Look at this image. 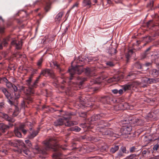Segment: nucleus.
Instances as JSON below:
<instances>
[{"label":"nucleus","mask_w":159,"mask_h":159,"mask_svg":"<svg viewBox=\"0 0 159 159\" xmlns=\"http://www.w3.org/2000/svg\"><path fill=\"white\" fill-rule=\"evenodd\" d=\"M53 143L54 142L52 140V139H50L48 140H45L43 142L44 147H41L39 148L37 146H36L35 149L39 153L45 155L47 154V150L52 148L54 151L56 152L53 154V157L56 158L61 155V153L60 152L61 149L63 150L68 149L66 148H64L61 146L59 145H56L52 147V145Z\"/></svg>","instance_id":"f257e3e1"},{"label":"nucleus","mask_w":159,"mask_h":159,"mask_svg":"<svg viewBox=\"0 0 159 159\" xmlns=\"http://www.w3.org/2000/svg\"><path fill=\"white\" fill-rule=\"evenodd\" d=\"M121 129H117L118 131H120V132H118V133L117 134V135L118 136H121L124 135L130 134L132 129V125H130L129 124H126Z\"/></svg>","instance_id":"f03ea898"},{"label":"nucleus","mask_w":159,"mask_h":159,"mask_svg":"<svg viewBox=\"0 0 159 159\" xmlns=\"http://www.w3.org/2000/svg\"><path fill=\"white\" fill-rule=\"evenodd\" d=\"M142 120L137 117L130 118L128 120H125L123 121V124H129L130 125H141Z\"/></svg>","instance_id":"7ed1b4c3"},{"label":"nucleus","mask_w":159,"mask_h":159,"mask_svg":"<svg viewBox=\"0 0 159 159\" xmlns=\"http://www.w3.org/2000/svg\"><path fill=\"white\" fill-rule=\"evenodd\" d=\"M26 84L28 86L29 88L27 89L28 93L30 94L34 93V91L33 89L37 87V84L35 82L32 81V78L30 77L28 80H26Z\"/></svg>","instance_id":"20e7f679"},{"label":"nucleus","mask_w":159,"mask_h":159,"mask_svg":"<svg viewBox=\"0 0 159 159\" xmlns=\"http://www.w3.org/2000/svg\"><path fill=\"white\" fill-rule=\"evenodd\" d=\"M79 66H76L75 67H72L69 70H68L71 76L69 79V80H71L72 79V76L74 74H80L81 73L82 70L80 68H79Z\"/></svg>","instance_id":"39448f33"},{"label":"nucleus","mask_w":159,"mask_h":159,"mask_svg":"<svg viewBox=\"0 0 159 159\" xmlns=\"http://www.w3.org/2000/svg\"><path fill=\"white\" fill-rule=\"evenodd\" d=\"M124 91L128 90H136V87L134 83L125 84L122 86Z\"/></svg>","instance_id":"423d86ee"},{"label":"nucleus","mask_w":159,"mask_h":159,"mask_svg":"<svg viewBox=\"0 0 159 159\" xmlns=\"http://www.w3.org/2000/svg\"><path fill=\"white\" fill-rule=\"evenodd\" d=\"M118 133V131H115L113 132L112 130L111 129H109L106 130H104L102 132V134L103 135H108L110 136H114V134H117Z\"/></svg>","instance_id":"0eeeda50"},{"label":"nucleus","mask_w":159,"mask_h":159,"mask_svg":"<svg viewBox=\"0 0 159 159\" xmlns=\"http://www.w3.org/2000/svg\"><path fill=\"white\" fill-rule=\"evenodd\" d=\"M40 74L45 76H50L52 78H54V75L53 72L52 70L48 69H47L42 71Z\"/></svg>","instance_id":"6e6552de"},{"label":"nucleus","mask_w":159,"mask_h":159,"mask_svg":"<svg viewBox=\"0 0 159 159\" xmlns=\"http://www.w3.org/2000/svg\"><path fill=\"white\" fill-rule=\"evenodd\" d=\"M87 59H88V61H96L97 60V58L95 57L92 58L91 57H89V58L87 57V58H86V57H85L84 58H82L81 56H79L78 57V58L77 59V60L76 61V62L77 63H80L81 62H82L83 61H84V60H87Z\"/></svg>","instance_id":"1a4fd4ad"},{"label":"nucleus","mask_w":159,"mask_h":159,"mask_svg":"<svg viewBox=\"0 0 159 159\" xmlns=\"http://www.w3.org/2000/svg\"><path fill=\"white\" fill-rule=\"evenodd\" d=\"M67 119V117H63L62 118H59L54 122V125L55 126L62 125L65 123V120H66Z\"/></svg>","instance_id":"9d476101"},{"label":"nucleus","mask_w":159,"mask_h":159,"mask_svg":"<svg viewBox=\"0 0 159 159\" xmlns=\"http://www.w3.org/2000/svg\"><path fill=\"white\" fill-rule=\"evenodd\" d=\"M6 97L7 99V102L11 105H13V102L15 99V97H12L11 96V94L7 91V93L4 94Z\"/></svg>","instance_id":"9b49d317"},{"label":"nucleus","mask_w":159,"mask_h":159,"mask_svg":"<svg viewBox=\"0 0 159 159\" xmlns=\"http://www.w3.org/2000/svg\"><path fill=\"white\" fill-rule=\"evenodd\" d=\"M143 151L142 152V154L143 156H147V154L148 155L151 152H152V149L151 147H148L143 148Z\"/></svg>","instance_id":"f8f14e48"},{"label":"nucleus","mask_w":159,"mask_h":159,"mask_svg":"<svg viewBox=\"0 0 159 159\" xmlns=\"http://www.w3.org/2000/svg\"><path fill=\"white\" fill-rule=\"evenodd\" d=\"M104 115L102 113H100L97 115H94L92 116L91 121H96L104 117Z\"/></svg>","instance_id":"ddd939ff"},{"label":"nucleus","mask_w":159,"mask_h":159,"mask_svg":"<svg viewBox=\"0 0 159 159\" xmlns=\"http://www.w3.org/2000/svg\"><path fill=\"white\" fill-rule=\"evenodd\" d=\"M39 130H33L32 132H30V134L28 136L29 139H31L35 137L38 134Z\"/></svg>","instance_id":"4468645a"},{"label":"nucleus","mask_w":159,"mask_h":159,"mask_svg":"<svg viewBox=\"0 0 159 159\" xmlns=\"http://www.w3.org/2000/svg\"><path fill=\"white\" fill-rule=\"evenodd\" d=\"M149 74L151 76L156 77L158 76L159 75V71L156 69H152L150 70Z\"/></svg>","instance_id":"2eb2a0df"},{"label":"nucleus","mask_w":159,"mask_h":159,"mask_svg":"<svg viewBox=\"0 0 159 159\" xmlns=\"http://www.w3.org/2000/svg\"><path fill=\"white\" fill-rule=\"evenodd\" d=\"M11 44H15L16 47L17 49H20L21 48L22 43L21 41H13L11 42Z\"/></svg>","instance_id":"dca6fc26"},{"label":"nucleus","mask_w":159,"mask_h":159,"mask_svg":"<svg viewBox=\"0 0 159 159\" xmlns=\"http://www.w3.org/2000/svg\"><path fill=\"white\" fill-rule=\"evenodd\" d=\"M53 65L54 66V67L55 68L58 70V71L61 73V71H63L64 70L62 69L60 67V65L59 64H58L57 62L56 61H53L51 63V65Z\"/></svg>","instance_id":"f3484780"},{"label":"nucleus","mask_w":159,"mask_h":159,"mask_svg":"<svg viewBox=\"0 0 159 159\" xmlns=\"http://www.w3.org/2000/svg\"><path fill=\"white\" fill-rule=\"evenodd\" d=\"M148 78L145 77L142 79L141 83L140 84V87L144 88L147 86L148 84Z\"/></svg>","instance_id":"a211bd4d"},{"label":"nucleus","mask_w":159,"mask_h":159,"mask_svg":"<svg viewBox=\"0 0 159 159\" xmlns=\"http://www.w3.org/2000/svg\"><path fill=\"white\" fill-rule=\"evenodd\" d=\"M116 48L110 47L109 49L108 50L107 52L110 55L112 56L115 55L116 53Z\"/></svg>","instance_id":"6ab92c4d"},{"label":"nucleus","mask_w":159,"mask_h":159,"mask_svg":"<svg viewBox=\"0 0 159 159\" xmlns=\"http://www.w3.org/2000/svg\"><path fill=\"white\" fill-rule=\"evenodd\" d=\"M9 126L6 125L3 123H0V130H2L3 132H5L6 130L9 129Z\"/></svg>","instance_id":"aec40b11"},{"label":"nucleus","mask_w":159,"mask_h":159,"mask_svg":"<svg viewBox=\"0 0 159 159\" xmlns=\"http://www.w3.org/2000/svg\"><path fill=\"white\" fill-rule=\"evenodd\" d=\"M67 119L66 120H65V125L67 126H73L75 125L76 124V122H73L72 121H68L67 119L68 118L67 117Z\"/></svg>","instance_id":"412c9836"},{"label":"nucleus","mask_w":159,"mask_h":159,"mask_svg":"<svg viewBox=\"0 0 159 159\" xmlns=\"http://www.w3.org/2000/svg\"><path fill=\"white\" fill-rule=\"evenodd\" d=\"M63 15V12H60L58 13L55 17V21H60Z\"/></svg>","instance_id":"4be33fe9"},{"label":"nucleus","mask_w":159,"mask_h":159,"mask_svg":"<svg viewBox=\"0 0 159 159\" xmlns=\"http://www.w3.org/2000/svg\"><path fill=\"white\" fill-rule=\"evenodd\" d=\"M12 88H13L14 93V96H15V99H16L19 98L20 96L19 94L18 93H15V92H16L18 90V89L17 87L15 86V85H13Z\"/></svg>","instance_id":"5701e85b"},{"label":"nucleus","mask_w":159,"mask_h":159,"mask_svg":"<svg viewBox=\"0 0 159 159\" xmlns=\"http://www.w3.org/2000/svg\"><path fill=\"white\" fill-rule=\"evenodd\" d=\"M110 100V98L109 96H107L103 97L101 101L104 104H108Z\"/></svg>","instance_id":"b1692460"},{"label":"nucleus","mask_w":159,"mask_h":159,"mask_svg":"<svg viewBox=\"0 0 159 159\" xmlns=\"http://www.w3.org/2000/svg\"><path fill=\"white\" fill-rule=\"evenodd\" d=\"M91 3L90 0H84L83 2V5L84 7H90Z\"/></svg>","instance_id":"393cba45"},{"label":"nucleus","mask_w":159,"mask_h":159,"mask_svg":"<svg viewBox=\"0 0 159 159\" xmlns=\"http://www.w3.org/2000/svg\"><path fill=\"white\" fill-rule=\"evenodd\" d=\"M80 130V128L77 126H75L74 127L69 128L68 129V130L75 131L76 132H79Z\"/></svg>","instance_id":"a878e982"},{"label":"nucleus","mask_w":159,"mask_h":159,"mask_svg":"<svg viewBox=\"0 0 159 159\" xmlns=\"http://www.w3.org/2000/svg\"><path fill=\"white\" fill-rule=\"evenodd\" d=\"M119 148V146L118 145L115 146L111 148L110 150V152L112 153H114L118 150Z\"/></svg>","instance_id":"bb28decb"},{"label":"nucleus","mask_w":159,"mask_h":159,"mask_svg":"<svg viewBox=\"0 0 159 159\" xmlns=\"http://www.w3.org/2000/svg\"><path fill=\"white\" fill-rule=\"evenodd\" d=\"M14 133L16 136L19 138L21 137V133L19 131L18 129L16 128L14 130Z\"/></svg>","instance_id":"cd10ccee"},{"label":"nucleus","mask_w":159,"mask_h":159,"mask_svg":"<svg viewBox=\"0 0 159 159\" xmlns=\"http://www.w3.org/2000/svg\"><path fill=\"white\" fill-rule=\"evenodd\" d=\"M133 67H135L138 69H140L142 68V66L139 62H135L133 65Z\"/></svg>","instance_id":"c85d7f7f"},{"label":"nucleus","mask_w":159,"mask_h":159,"mask_svg":"<svg viewBox=\"0 0 159 159\" xmlns=\"http://www.w3.org/2000/svg\"><path fill=\"white\" fill-rule=\"evenodd\" d=\"M138 151V149L137 147L134 146L130 147L129 148V152L131 153L137 152Z\"/></svg>","instance_id":"c756f323"},{"label":"nucleus","mask_w":159,"mask_h":159,"mask_svg":"<svg viewBox=\"0 0 159 159\" xmlns=\"http://www.w3.org/2000/svg\"><path fill=\"white\" fill-rule=\"evenodd\" d=\"M98 125H103V126H101L99 127L102 128H103V126H107V124L105 123L104 121L103 120H101L99 121L98 123Z\"/></svg>","instance_id":"7c9ffc66"},{"label":"nucleus","mask_w":159,"mask_h":159,"mask_svg":"<svg viewBox=\"0 0 159 159\" xmlns=\"http://www.w3.org/2000/svg\"><path fill=\"white\" fill-rule=\"evenodd\" d=\"M136 157L137 155L136 154H132L123 159H136Z\"/></svg>","instance_id":"2f4dec72"},{"label":"nucleus","mask_w":159,"mask_h":159,"mask_svg":"<svg viewBox=\"0 0 159 159\" xmlns=\"http://www.w3.org/2000/svg\"><path fill=\"white\" fill-rule=\"evenodd\" d=\"M26 125L28 126L29 128V132L30 133V132H32L33 130H34L33 129V124L30 122H27L26 124Z\"/></svg>","instance_id":"473e14b6"},{"label":"nucleus","mask_w":159,"mask_h":159,"mask_svg":"<svg viewBox=\"0 0 159 159\" xmlns=\"http://www.w3.org/2000/svg\"><path fill=\"white\" fill-rule=\"evenodd\" d=\"M154 57L155 63L158 66L159 65V55L158 56H154Z\"/></svg>","instance_id":"72a5a7b5"},{"label":"nucleus","mask_w":159,"mask_h":159,"mask_svg":"<svg viewBox=\"0 0 159 159\" xmlns=\"http://www.w3.org/2000/svg\"><path fill=\"white\" fill-rule=\"evenodd\" d=\"M21 152H23L27 156H30L31 155L30 152L28 149H23Z\"/></svg>","instance_id":"f704fd0d"},{"label":"nucleus","mask_w":159,"mask_h":159,"mask_svg":"<svg viewBox=\"0 0 159 159\" xmlns=\"http://www.w3.org/2000/svg\"><path fill=\"white\" fill-rule=\"evenodd\" d=\"M148 84H152L156 82V80L155 79L148 78Z\"/></svg>","instance_id":"c9c22d12"},{"label":"nucleus","mask_w":159,"mask_h":159,"mask_svg":"<svg viewBox=\"0 0 159 159\" xmlns=\"http://www.w3.org/2000/svg\"><path fill=\"white\" fill-rule=\"evenodd\" d=\"M124 156V153L120 150L117 153V157H120Z\"/></svg>","instance_id":"e433bc0d"},{"label":"nucleus","mask_w":159,"mask_h":159,"mask_svg":"<svg viewBox=\"0 0 159 159\" xmlns=\"http://www.w3.org/2000/svg\"><path fill=\"white\" fill-rule=\"evenodd\" d=\"M120 151L124 153H126V148L125 146H122L120 149Z\"/></svg>","instance_id":"4c0bfd02"},{"label":"nucleus","mask_w":159,"mask_h":159,"mask_svg":"<svg viewBox=\"0 0 159 159\" xmlns=\"http://www.w3.org/2000/svg\"><path fill=\"white\" fill-rule=\"evenodd\" d=\"M79 115L80 117H85L86 115V113L85 112H80L79 113Z\"/></svg>","instance_id":"58836bf2"},{"label":"nucleus","mask_w":159,"mask_h":159,"mask_svg":"<svg viewBox=\"0 0 159 159\" xmlns=\"http://www.w3.org/2000/svg\"><path fill=\"white\" fill-rule=\"evenodd\" d=\"M6 120L9 122L12 123L14 122L15 121V120L14 118L9 117V116Z\"/></svg>","instance_id":"ea45409f"},{"label":"nucleus","mask_w":159,"mask_h":159,"mask_svg":"<svg viewBox=\"0 0 159 159\" xmlns=\"http://www.w3.org/2000/svg\"><path fill=\"white\" fill-rule=\"evenodd\" d=\"M1 117H2L3 118L5 119V120H7V118L8 116V115L6 114L1 113Z\"/></svg>","instance_id":"a19ab883"},{"label":"nucleus","mask_w":159,"mask_h":159,"mask_svg":"<svg viewBox=\"0 0 159 159\" xmlns=\"http://www.w3.org/2000/svg\"><path fill=\"white\" fill-rule=\"evenodd\" d=\"M85 72L86 73L87 75H89L91 73L90 69L89 68H86L85 70Z\"/></svg>","instance_id":"79ce46f5"},{"label":"nucleus","mask_w":159,"mask_h":159,"mask_svg":"<svg viewBox=\"0 0 159 159\" xmlns=\"http://www.w3.org/2000/svg\"><path fill=\"white\" fill-rule=\"evenodd\" d=\"M6 86H7L8 88H12L13 85L12 84L9 82H6Z\"/></svg>","instance_id":"37998d69"},{"label":"nucleus","mask_w":159,"mask_h":159,"mask_svg":"<svg viewBox=\"0 0 159 159\" xmlns=\"http://www.w3.org/2000/svg\"><path fill=\"white\" fill-rule=\"evenodd\" d=\"M153 1H150L149 3L147 5V7H152L153 6Z\"/></svg>","instance_id":"c03bdc74"},{"label":"nucleus","mask_w":159,"mask_h":159,"mask_svg":"<svg viewBox=\"0 0 159 159\" xmlns=\"http://www.w3.org/2000/svg\"><path fill=\"white\" fill-rule=\"evenodd\" d=\"M150 48H148L145 51L144 53V57H145L146 56H147L148 54V52L149 51V50H150Z\"/></svg>","instance_id":"a18cd8bd"},{"label":"nucleus","mask_w":159,"mask_h":159,"mask_svg":"<svg viewBox=\"0 0 159 159\" xmlns=\"http://www.w3.org/2000/svg\"><path fill=\"white\" fill-rule=\"evenodd\" d=\"M106 64L110 67L113 66H114L113 63L111 61H107L106 63Z\"/></svg>","instance_id":"49530a36"},{"label":"nucleus","mask_w":159,"mask_h":159,"mask_svg":"<svg viewBox=\"0 0 159 159\" xmlns=\"http://www.w3.org/2000/svg\"><path fill=\"white\" fill-rule=\"evenodd\" d=\"M25 142L26 144H28V145L29 147L31 146L32 144L31 143L29 140H25Z\"/></svg>","instance_id":"de8ad7c7"},{"label":"nucleus","mask_w":159,"mask_h":159,"mask_svg":"<svg viewBox=\"0 0 159 159\" xmlns=\"http://www.w3.org/2000/svg\"><path fill=\"white\" fill-rule=\"evenodd\" d=\"M43 59L42 58H40L38 61L37 63V65L38 66H40L42 62Z\"/></svg>","instance_id":"09e8293b"},{"label":"nucleus","mask_w":159,"mask_h":159,"mask_svg":"<svg viewBox=\"0 0 159 159\" xmlns=\"http://www.w3.org/2000/svg\"><path fill=\"white\" fill-rule=\"evenodd\" d=\"M154 113L151 112L149 113L148 115V117L150 118H152L153 116Z\"/></svg>","instance_id":"8fccbe9b"},{"label":"nucleus","mask_w":159,"mask_h":159,"mask_svg":"<svg viewBox=\"0 0 159 159\" xmlns=\"http://www.w3.org/2000/svg\"><path fill=\"white\" fill-rule=\"evenodd\" d=\"M159 148V146L158 144H156L153 147V149L154 151H156Z\"/></svg>","instance_id":"3c124183"},{"label":"nucleus","mask_w":159,"mask_h":159,"mask_svg":"<svg viewBox=\"0 0 159 159\" xmlns=\"http://www.w3.org/2000/svg\"><path fill=\"white\" fill-rule=\"evenodd\" d=\"M152 22V20H150L147 23L146 25L147 27H149L150 26L151 23Z\"/></svg>","instance_id":"603ef678"},{"label":"nucleus","mask_w":159,"mask_h":159,"mask_svg":"<svg viewBox=\"0 0 159 159\" xmlns=\"http://www.w3.org/2000/svg\"><path fill=\"white\" fill-rule=\"evenodd\" d=\"M111 81H117L119 80L118 78H116V77H114L111 79Z\"/></svg>","instance_id":"864d4df0"},{"label":"nucleus","mask_w":159,"mask_h":159,"mask_svg":"<svg viewBox=\"0 0 159 159\" xmlns=\"http://www.w3.org/2000/svg\"><path fill=\"white\" fill-rule=\"evenodd\" d=\"M24 126L25 125L21 124L19 126V129L21 130L23 129V128L24 127Z\"/></svg>","instance_id":"5fc2aeb1"},{"label":"nucleus","mask_w":159,"mask_h":159,"mask_svg":"<svg viewBox=\"0 0 159 159\" xmlns=\"http://www.w3.org/2000/svg\"><path fill=\"white\" fill-rule=\"evenodd\" d=\"M1 89L2 92L4 93V94H5V93H7V89H6L2 88Z\"/></svg>","instance_id":"6e6d98bb"},{"label":"nucleus","mask_w":159,"mask_h":159,"mask_svg":"<svg viewBox=\"0 0 159 159\" xmlns=\"http://www.w3.org/2000/svg\"><path fill=\"white\" fill-rule=\"evenodd\" d=\"M151 63L150 62H147L146 63V64L145 65H143V66H149L151 65Z\"/></svg>","instance_id":"4d7b16f0"},{"label":"nucleus","mask_w":159,"mask_h":159,"mask_svg":"<svg viewBox=\"0 0 159 159\" xmlns=\"http://www.w3.org/2000/svg\"><path fill=\"white\" fill-rule=\"evenodd\" d=\"M133 73H129V74L127 76V78L128 79H129V78L130 77L132 76H133Z\"/></svg>","instance_id":"13d9d810"},{"label":"nucleus","mask_w":159,"mask_h":159,"mask_svg":"<svg viewBox=\"0 0 159 159\" xmlns=\"http://www.w3.org/2000/svg\"><path fill=\"white\" fill-rule=\"evenodd\" d=\"M112 92L114 94H116L118 92V90L116 89H114L112 90Z\"/></svg>","instance_id":"bf43d9fd"},{"label":"nucleus","mask_w":159,"mask_h":159,"mask_svg":"<svg viewBox=\"0 0 159 159\" xmlns=\"http://www.w3.org/2000/svg\"><path fill=\"white\" fill-rule=\"evenodd\" d=\"M24 134H25L26 133L27 130L26 129H23L21 130Z\"/></svg>","instance_id":"052dcab7"},{"label":"nucleus","mask_w":159,"mask_h":159,"mask_svg":"<svg viewBox=\"0 0 159 159\" xmlns=\"http://www.w3.org/2000/svg\"><path fill=\"white\" fill-rule=\"evenodd\" d=\"M123 91L124 90L123 89V88H122V89H120V90H119V91H118V92H119V93L121 94L123 93Z\"/></svg>","instance_id":"680f3d73"},{"label":"nucleus","mask_w":159,"mask_h":159,"mask_svg":"<svg viewBox=\"0 0 159 159\" xmlns=\"http://www.w3.org/2000/svg\"><path fill=\"white\" fill-rule=\"evenodd\" d=\"M40 77V76H39V77L37 79L35 80V81L34 82H35L36 84H37L38 83V82L39 80V78Z\"/></svg>","instance_id":"e2e57ef3"},{"label":"nucleus","mask_w":159,"mask_h":159,"mask_svg":"<svg viewBox=\"0 0 159 159\" xmlns=\"http://www.w3.org/2000/svg\"><path fill=\"white\" fill-rule=\"evenodd\" d=\"M46 85V84L45 83H43L41 85H40L41 87H43L45 86Z\"/></svg>","instance_id":"0e129e2a"},{"label":"nucleus","mask_w":159,"mask_h":159,"mask_svg":"<svg viewBox=\"0 0 159 159\" xmlns=\"http://www.w3.org/2000/svg\"><path fill=\"white\" fill-rule=\"evenodd\" d=\"M2 43L4 44V46H6V45L7 44V42L5 40H4L3 42Z\"/></svg>","instance_id":"69168bd1"},{"label":"nucleus","mask_w":159,"mask_h":159,"mask_svg":"<svg viewBox=\"0 0 159 159\" xmlns=\"http://www.w3.org/2000/svg\"><path fill=\"white\" fill-rule=\"evenodd\" d=\"M79 100L81 101V102H83V101H84V99L83 98H82V97H80L79 98Z\"/></svg>","instance_id":"338daca9"},{"label":"nucleus","mask_w":159,"mask_h":159,"mask_svg":"<svg viewBox=\"0 0 159 159\" xmlns=\"http://www.w3.org/2000/svg\"><path fill=\"white\" fill-rule=\"evenodd\" d=\"M9 144H10L11 146H16V145H14V144L12 142H9Z\"/></svg>","instance_id":"774afa93"}]
</instances>
